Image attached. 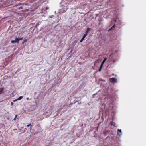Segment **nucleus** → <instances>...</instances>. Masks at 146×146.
Listing matches in <instances>:
<instances>
[{"mask_svg":"<svg viewBox=\"0 0 146 146\" xmlns=\"http://www.w3.org/2000/svg\"><path fill=\"white\" fill-rule=\"evenodd\" d=\"M122 135V132L121 129H117V139H120L121 137V136Z\"/></svg>","mask_w":146,"mask_h":146,"instance_id":"nucleus-1","label":"nucleus"},{"mask_svg":"<svg viewBox=\"0 0 146 146\" xmlns=\"http://www.w3.org/2000/svg\"><path fill=\"white\" fill-rule=\"evenodd\" d=\"M113 95L112 96L111 95H108L107 96V98H108V99L109 101L112 100V98H113ZM102 99H104L106 100V99L107 98H104V97H103L102 98Z\"/></svg>","mask_w":146,"mask_h":146,"instance_id":"nucleus-2","label":"nucleus"},{"mask_svg":"<svg viewBox=\"0 0 146 146\" xmlns=\"http://www.w3.org/2000/svg\"><path fill=\"white\" fill-rule=\"evenodd\" d=\"M110 82L112 83H115L117 82V80L115 78H112L110 79Z\"/></svg>","mask_w":146,"mask_h":146,"instance_id":"nucleus-3","label":"nucleus"},{"mask_svg":"<svg viewBox=\"0 0 146 146\" xmlns=\"http://www.w3.org/2000/svg\"><path fill=\"white\" fill-rule=\"evenodd\" d=\"M11 43H18V38H15V40H12L11 41Z\"/></svg>","mask_w":146,"mask_h":146,"instance_id":"nucleus-4","label":"nucleus"},{"mask_svg":"<svg viewBox=\"0 0 146 146\" xmlns=\"http://www.w3.org/2000/svg\"><path fill=\"white\" fill-rule=\"evenodd\" d=\"M91 30V29L89 28H88L86 30V31H85V33L84 34L85 35H86V36H87V35L88 33L89 32V31Z\"/></svg>","mask_w":146,"mask_h":146,"instance_id":"nucleus-5","label":"nucleus"},{"mask_svg":"<svg viewBox=\"0 0 146 146\" xmlns=\"http://www.w3.org/2000/svg\"><path fill=\"white\" fill-rule=\"evenodd\" d=\"M86 36V35H84V36H83L82 37V38H81L80 40V42H82L83 40H84V38H85Z\"/></svg>","mask_w":146,"mask_h":146,"instance_id":"nucleus-6","label":"nucleus"},{"mask_svg":"<svg viewBox=\"0 0 146 146\" xmlns=\"http://www.w3.org/2000/svg\"><path fill=\"white\" fill-rule=\"evenodd\" d=\"M107 59V58H105L103 60V62H102L101 65L103 66L104 64L105 61Z\"/></svg>","mask_w":146,"mask_h":146,"instance_id":"nucleus-7","label":"nucleus"},{"mask_svg":"<svg viewBox=\"0 0 146 146\" xmlns=\"http://www.w3.org/2000/svg\"><path fill=\"white\" fill-rule=\"evenodd\" d=\"M111 125L114 126V127L116 126H115L116 124L114 122H111Z\"/></svg>","mask_w":146,"mask_h":146,"instance_id":"nucleus-8","label":"nucleus"},{"mask_svg":"<svg viewBox=\"0 0 146 146\" xmlns=\"http://www.w3.org/2000/svg\"><path fill=\"white\" fill-rule=\"evenodd\" d=\"M98 93H96V94H94L93 95V98H95V97H97L98 96H96L97 95H98Z\"/></svg>","mask_w":146,"mask_h":146,"instance_id":"nucleus-9","label":"nucleus"},{"mask_svg":"<svg viewBox=\"0 0 146 146\" xmlns=\"http://www.w3.org/2000/svg\"><path fill=\"white\" fill-rule=\"evenodd\" d=\"M22 98H23V97L22 96H20L19 97L17 98V100H21V99H22Z\"/></svg>","mask_w":146,"mask_h":146,"instance_id":"nucleus-10","label":"nucleus"},{"mask_svg":"<svg viewBox=\"0 0 146 146\" xmlns=\"http://www.w3.org/2000/svg\"><path fill=\"white\" fill-rule=\"evenodd\" d=\"M115 27V25H114L111 28V29H110V30H111V29H113V28H114Z\"/></svg>","mask_w":146,"mask_h":146,"instance_id":"nucleus-11","label":"nucleus"},{"mask_svg":"<svg viewBox=\"0 0 146 146\" xmlns=\"http://www.w3.org/2000/svg\"><path fill=\"white\" fill-rule=\"evenodd\" d=\"M23 39V37L19 38H18V42H19V41L20 40H22Z\"/></svg>","mask_w":146,"mask_h":146,"instance_id":"nucleus-12","label":"nucleus"},{"mask_svg":"<svg viewBox=\"0 0 146 146\" xmlns=\"http://www.w3.org/2000/svg\"><path fill=\"white\" fill-rule=\"evenodd\" d=\"M1 90H0V91H3L4 90V88H1Z\"/></svg>","mask_w":146,"mask_h":146,"instance_id":"nucleus-13","label":"nucleus"},{"mask_svg":"<svg viewBox=\"0 0 146 146\" xmlns=\"http://www.w3.org/2000/svg\"><path fill=\"white\" fill-rule=\"evenodd\" d=\"M18 100H17V99L13 100V102H15L16 101H17Z\"/></svg>","mask_w":146,"mask_h":146,"instance_id":"nucleus-14","label":"nucleus"},{"mask_svg":"<svg viewBox=\"0 0 146 146\" xmlns=\"http://www.w3.org/2000/svg\"><path fill=\"white\" fill-rule=\"evenodd\" d=\"M29 126H30L31 127V126H32V125H31V124H29V125H27V127H29Z\"/></svg>","mask_w":146,"mask_h":146,"instance_id":"nucleus-15","label":"nucleus"},{"mask_svg":"<svg viewBox=\"0 0 146 146\" xmlns=\"http://www.w3.org/2000/svg\"><path fill=\"white\" fill-rule=\"evenodd\" d=\"M67 9H65L64 10H63L64 12H65L66 11Z\"/></svg>","mask_w":146,"mask_h":146,"instance_id":"nucleus-16","label":"nucleus"},{"mask_svg":"<svg viewBox=\"0 0 146 146\" xmlns=\"http://www.w3.org/2000/svg\"><path fill=\"white\" fill-rule=\"evenodd\" d=\"M102 66H103L101 65V66H100V68H101V69H102Z\"/></svg>","mask_w":146,"mask_h":146,"instance_id":"nucleus-17","label":"nucleus"},{"mask_svg":"<svg viewBox=\"0 0 146 146\" xmlns=\"http://www.w3.org/2000/svg\"><path fill=\"white\" fill-rule=\"evenodd\" d=\"M101 71V68H99V72H100Z\"/></svg>","mask_w":146,"mask_h":146,"instance_id":"nucleus-18","label":"nucleus"},{"mask_svg":"<svg viewBox=\"0 0 146 146\" xmlns=\"http://www.w3.org/2000/svg\"><path fill=\"white\" fill-rule=\"evenodd\" d=\"M26 41V40H24V41L22 42V43H24Z\"/></svg>","mask_w":146,"mask_h":146,"instance_id":"nucleus-19","label":"nucleus"},{"mask_svg":"<svg viewBox=\"0 0 146 146\" xmlns=\"http://www.w3.org/2000/svg\"><path fill=\"white\" fill-rule=\"evenodd\" d=\"M17 115H15V118H17Z\"/></svg>","mask_w":146,"mask_h":146,"instance_id":"nucleus-20","label":"nucleus"},{"mask_svg":"<svg viewBox=\"0 0 146 146\" xmlns=\"http://www.w3.org/2000/svg\"><path fill=\"white\" fill-rule=\"evenodd\" d=\"M115 61H116V60H113V62L114 63V62H115Z\"/></svg>","mask_w":146,"mask_h":146,"instance_id":"nucleus-21","label":"nucleus"},{"mask_svg":"<svg viewBox=\"0 0 146 146\" xmlns=\"http://www.w3.org/2000/svg\"><path fill=\"white\" fill-rule=\"evenodd\" d=\"M16 118L15 117V118L13 119V120H16Z\"/></svg>","mask_w":146,"mask_h":146,"instance_id":"nucleus-22","label":"nucleus"},{"mask_svg":"<svg viewBox=\"0 0 146 146\" xmlns=\"http://www.w3.org/2000/svg\"><path fill=\"white\" fill-rule=\"evenodd\" d=\"M13 102H11V105H13Z\"/></svg>","mask_w":146,"mask_h":146,"instance_id":"nucleus-23","label":"nucleus"},{"mask_svg":"<svg viewBox=\"0 0 146 146\" xmlns=\"http://www.w3.org/2000/svg\"><path fill=\"white\" fill-rule=\"evenodd\" d=\"M114 21H115V22H116V20H114Z\"/></svg>","mask_w":146,"mask_h":146,"instance_id":"nucleus-24","label":"nucleus"},{"mask_svg":"<svg viewBox=\"0 0 146 146\" xmlns=\"http://www.w3.org/2000/svg\"><path fill=\"white\" fill-rule=\"evenodd\" d=\"M48 9V8H47V7L46 8V9Z\"/></svg>","mask_w":146,"mask_h":146,"instance_id":"nucleus-25","label":"nucleus"},{"mask_svg":"<svg viewBox=\"0 0 146 146\" xmlns=\"http://www.w3.org/2000/svg\"><path fill=\"white\" fill-rule=\"evenodd\" d=\"M112 54H111V55H110V56H112Z\"/></svg>","mask_w":146,"mask_h":146,"instance_id":"nucleus-26","label":"nucleus"},{"mask_svg":"<svg viewBox=\"0 0 146 146\" xmlns=\"http://www.w3.org/2000/svg\"><path fill=\"white\" fill-rule=\"evenodd\" d=\"M0 92V94L1 93V92Z\"/></svg>","mask_w":146,"mask_h":146,"instance_id":"nucleus-27","label":"nucleus"}]
</instances>
